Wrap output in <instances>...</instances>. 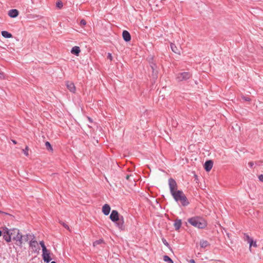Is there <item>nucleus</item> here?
Returning <instances> with one entry per match:
<instances>
[{
  "label": "nucleus",
  "mask_w": 263,
  "mask_h": 263,
  "mask_svg": "<svg viewBox=\"0 0 263 263\" xmlns=\"http://www.w3.org/2000/svg\"><path fill=\"white\" fill-rule=\"evenodd\" d=\"M28 146H26L25 149H23V152H24V154L26 155V156H28Z\"/></svg>",
  "instance_id": "c85d7f7f"
},
{
  "label": "nucleus",
  "mask_w": 263,
  "mask_h": 263,
  "mask_svg": "<svg viewBox=\"0 0 263 263\" xmlns=\"http://www.w3.org/2000/svg\"><path fill=\"white\" fill-rule=\"evenodd\" d=\"M60 223L67 230L70 231V229H69V226H68V224H67L66 223H65V222H62V221H60Z\"/></svg>",
  "instance_id": "bb28decb"
},
{
  "label": "nucleus",
  "mask_w": 263,
  "mask_h": 263,
  "mask_svg": "<svg viewBox=\"0 0 263 263\" xmlns=\"http://www.w3.org/2000/svg\"><path fill=\"white\" fill-rule=\"evenodd\" d=\"M189 262L190 263H195V261L194 259H191L190 261H189Z\"/></svg>",
  "instance_id": "4c0bfd02"
},
{
  "label": "nucleus",
  "mask_w": 263,
  "mask_h": 263,
  "mask_svg": "<svg viewBox=\"0 0 263 263\" xmlns=\"http://www.w3.org/2000/svg\"><path fill=\"white\" fill-rule=\"evenodd\" d=\"M168 185L171 194L178 191L177 183L174 179L171 178L168 179Z\"/></svg>",
  "instance_id": "39448f33"
},
{
  "label": "nucleus",
  "mask_w": 263,
  "mask_h": 263,
  "mask_svg": "<svg viewBox=\"0 0 263 263\" xmlns=\"http://www.w3.org/2000/svg\"><path fill=\"white\" fill-rule=\"evenodd\" d=\"M129 176L127 175V176H126V179H129Z\"/></svg>",
  "instance_id": "ea45409f"
},
{
  "label": "nucleus",
  "mask_w": 263,
  "mask_h": 263,
  "mask_svg": "<svg viewBox=\"0 0 263 263\" xmlns=\"http://www.w3.org/2000/svg\"><path fill=\"white\" fill-rule=\"evenodd\" d=\"M182 221L181 219H177L174 222V227L176 230H178L181 227Z\"/></svg>",
  "instance_id": "dca6fc26"
},
{
  "label": "nucleus",
  "mask_w": 263,
  "mask_h": 263,
  "mask_svg": "<svg viewBox=\"0 0 263 263\" xmlns=\"http://www.w3.org/2000/svg\"><path fill=\"white\" fill-rule=\"evenodd\" d=\"M121 216L117 211L112 210L109 216V218L113 222H116L121 217Z\"/></svg>",
  "instance_id": "6e6552de"
},
{
  "label": "nucleus",
  "mask_w": 263,
  "mask_h": 263,
  "mask_svg": "<svg viewBox=\"0 0 263 263\" xmlns=\"http://www.w3.org/2000/svg\"><path fill=\"white\" fill-rule=\"evenodd\" d=\"M66 86L70 92L73 93L75 92L76 87L73 83L71 82H67L66 83Z\"/></svg>",
  "instance_id": "ddd939ff"
},
{
  "label": "nucleus",
  "mask_w": 263,
  "mask_h": 263,
  "mask_svg": "<svg viewBox=\"0 0 263 263\" xmlns=\"http://www.w3.org/2000/svg\"><path fill=\"white\" fill-rule=\"evenodd\" d=\"M3 236L7 242H11V240L15 241V244L22 247L23 243V235L16 228L8 229L7 227L3 228Z\"/></svg>",
  "instance_id": "f257e3e1"
},
{
  "label": "nucleus",
  "mask_w": 263,
  "mask_h": 263,
  "mask_svg": "<svg viewBox=\"0 0 263 263\" xmlns=\"http://www.w3.org/2000/svg\"><path fill=\"white\" fill-rule=\"evenodd\" d=\"M40 245H41V246L42 247V251H45L47 249V248L44 244V242L43 241H40Z\"/></svg>",
  "instance_id": "a878e982"
},
{
  "label": "nucleus",
  "mask_w": 263,
  "mask_h": 263,
  "mask_svg": "<svg viewBox=\"0 0 263 263\" xmlns=\"http://www.w3.org/2000/svg\"><path fill=\"white\" fill-rule=\"evenodd\" d=\"M258 179H259V181L263 182V175H260L258 176Z\"/></svg>",
  "instance_id": "2f4dec72"
},
{
  "label": "nucleus",
  "mask_w": 263,
  "mask_h": 263,
  "mask_svg": "<svg viewBox=\"0 0 263 263\" xmlns=\"http://www.w3.org/2000/svg\"><path fill=\"white\" fill-rule=\"evenodd\" d=\"M56 6L57 7L59 8V9H61L63 7V3L61 1H59V2H58L57 3H56Z\"/></svg>",
  "instance_id": "cd10ccee"
},
{
  "label": "nucleus",
  "mask_w": 263,
  "mask_h": 263,
  "mask_svg": "<svg viewBox=\"0 0 263 263\" xmlns=\"http://www.w3.org/2000/svg\"><path fill=\"white\" fill-rule=\"evenodd\" d=\"M107 59H109L110 61L112 60V57L110 53H108L107 54Z\"/></svg>",
  "instance_id": "7c9ffc66"
},
{
  "label": "nucleus",
  "mask_w": 263,
  "mask_h": 263,
  "mask_svg": "<svg viewBox=\"0 0 263 263\" xmlns=\"http://www.w3.org/2000/svg\"><path fill=\"white\" fill-rule=\"evenodd\" d=\"M103 242V240L102 239H100L99 240H97L93 242V246H97L98 245H100V244L102 243Z\"/></svg>",
  "instance_id": "393cba45"
},
{
  "label": "nucleus",
  "mask_w": 263,
  "mask_h": 263,
  "mask_svg": "<svg viewBox=\"0 0 263 263\" xmlns=\"http://www.w3.org/2000/svg\"><path fill=\"white\" fill-rule=\"evenodd\" d=\"M248 165L250 167H252L254 165V163L253 162H249Z\"/></svg>",
  "instance_id": "f704fd0d"
},
{
  "label": "nucleus",
  "mask_w": 263,
  "mask_h": 263,
  "mask_svg": "<svg viewBox=\"0 0 263 263\" xmlns=\"http://www.w3.org/2000/svg\"><path fill=\"white\" fill-rule=\"evenodd\" d=\"M80 51V48L78 46H74L71 50V53L77 56L79 55Z\"/></svg>",
  "instance_id": "a211bd4d"
},
{
  "label": "nucleus",
  "mask_w": 263,
  "mask_h": 263,
  "mask_svg": "<svg viewBox=\"0 0 263 263\" xmlns=\"http://www.w3.org/2000/svg\"><path fill=\"white\" fill-rule=\"evenodd\" d=\"M1 33L2 36L5 38H10L12 36V34L7 31H3Z\"/></svg>",
  "instance_id": "412c9836"
},
{
  "label": "nucleus",
  "mask_w": 263,
  "mask_h": 263,
  "mask_svg": "<svg viewBox=\"0 0 263 263\" xmlns=\"http://www.w3.org/2000/svg\"><path fill=\"white\" fill-rule=\"evenodd\" d=\"M114 223L116 226L120 231H123L125 229V226L124 224V219L123 216H121V217L119 219V220Z\"/></svg>",
  "instance_id": "423d86ee"
},
{
  "label": "nucleus",
  "mask_w": 263,
  "mask_h": 263,
  "mask_svg": "<svg viewBox=\"0 0 263 263\" xmlns=\"http://www.w3.org/2000/svg\"><path fill=\"white\" fill-rule=\"evenodd\" d=\"M192 226L198 229H204L207 225L206 221L200 217H193L187 220Z\"/></svg>",
  "instance_id": "7ed1b4c3"
},
{
  "label": "nucleus",
  "mask_w": 263,
  "mask_h": 263,
  "mask_svg": "<svg viewBox=\"0 0 263 263\" xmlns=\"http://www.w3.org/2000/svg\"><path fill=\"white\" fill-rule=\"evenodd\" d=\"M244 239L245 240L247 241L249 243V248L251 249L252 246V243H253V240L246 233L244 234Z\"/></svg>",
  "instance_id": "2eb2a0df"
},
{
  "label": "nucleus",
  "mask_w": 263,
  "mask_h": 263,
  "mask_svg": "<svg viewBox=\"0 0 263 263\" xmlns=\"http://www.w3.org/2000/svg\"><path fill=\"white\" fill-rule=\"evenodd\" d=\"M51 263H56V262H55L54 261H52L51 262Z\"/></svg>",
  "instance_id": "a19ab883"
},
{
  "label": "nucleus",
  "mask_w": 263,
  "mask_h": 263,
  "mask_svg": "<svg viewBox=\"0 0 263 263\" xmlns=\"http://www.w3.org/2000/svg\"><path fill=\"white\" fill-rule=\"evenodd\" d=\"M3 235V230L2 231H1L0 230V236Z\"/></svg>",
  "instance_id": "58836bf2"
},
{
  "label": "nucleus",
  "mask_w": 263,
  "mask_h": 263,
  "mask_svg": "<svg viewBox=\"0 0 263 263\" xmlns=\"http://www.w3.org/2000/svg\"><path fill=\"white\" fill-rule=\"evenodd\" d=\"M0 214L6 215L11 216V214L8 213H6V212H3V211H0Z\"/></svg>",
  "instance_id": "473e14b6"
},
{
  "label": "nucleus",
  "mask_w": 263,
  "mask_h": 263,
  "mask_svg": "<svg viewBox=\"0 0 263 263\" xmlns=\"http://www.w3.org/2000/svg\"><path fill=\"white\" fill-rule=\"evenodd\" d=\"M45 146L46 147V148L48 151H49L50 152L53 151V149H52V147L51 146V145L50 144V143L49 142L47 141V142H45Z\"/></svg>",
  "instance_id": "b1692460"
},
{
  "label": "nucleus",
  "mask_w": 263,
  "mask_h": 263,
  "mask_svg": "<svg viewBox=\"0 0 263 263\" xmlns=\"http://www.w3.org/2000/svg\"><path fill=\"white\" fill-rule=\"evenodd\" d=\"M151 66L153 70V76L154 78H155L157 77V71H156V72H155V69L156 67V66L155 64H153L152 65H151Z\"/></svg>",
  "instance_id": "5701e85b"
},
{
  "label": "nucleus",
  "mask_w": 263,
  "mask_h": 263,
  "mask_svg": "<svg viewBox=\"0 0 263 263\" xmlns=\"http://www.w3.org/2000/svg\"><path fill=\"white\" fill-rule=\"evenodd\" d=\"M122 36L125 42H129L131 40L130 33L126 30H124L122 32Z\"/></svg>",
  "instance_id": "9b49d317"
},
{
  "label": "nucleus",
  "mask_w": 263,
  "mask_h": 263,
  "mask_svg": "<svg viewBox=\"0 0 263 263\" xmlns=\"http://www.w3.org/2000/svg\"><path fill=\"white\" fill-rule=\"evenodd\" d=\"M110 212V206L108 204H105L102 207V212L105 215H108Z\"/></svg>",
  "instance_id": "f8f14e48"
},
{
  "label": "nucleus",
  "mask_w": 263,
  "mask_h": 263,
  "mask_svg": "<svg viewBox=\"0 0 263 263\" xmlns=\"http://www.w3.org/2000/svg\"><path fill=\"white\" fill-rule=\"evenodd\" d=\"M12 141H13V142L14 143H16V142H15V141H14V140H13Z\"/></svg>",
  "instance_id": "79ce46f5"
},
{
  "label": "nucleus",
  "mask_w": 263,
  "mask_h": 263,
  "mask_svg": "<svg viewBox=\"0 0 263 263\" xmlns=\"http://www.w3.org/2000/svg\"><path fill=\"white\" fill-rule=\"evenodd\" d=\"M200 245L201 248H205L208 246H210V243L208 242L207 240H201L200 241Z\"/></svg>",
  "instance_id": "aec40b11"
},
{
  "label": "nucleus",
  "mask_w": 263,
  "mask_h": 263,
  "mask_svg": "<svg viewBox=\"0 0 263 263\" xmlns=\"http://www.w3.org/2000/svg\"><path fill=\"white\" fill-rule=\"evenodd\" d=\"M174 200L180 202L182 206H187L189 204V202L183 192L181 190H178L171 194Z\"/></svg>",
  "instance_id": "f03ea898"
},
{
  "label": "nucleus",
  "mask_w": 263,
  "mask_h": 263,
  "mask_svg": "<svg viewBox=\"0 0 263 263\" xmlns=\"http://www.w3.org/2000/svg\"><path fill=\"white\" fill-rule=\"evenodd\" d=\"M162 241L164 243V245H165L166 246H168V242L166 241V240L165 239H162Z\"/></svg>",
  "instance_id": "72a5a7b5"
},
{
  "label": "nucleus",
  "mask_w": 263,
  "mask_h": 263,
  "mask_svg": "<svg viewBox=\"0 0 263 263\" xmlns=\"http://www.w3.org/2000/svg\"><path fill=\"white\" fill-rule=\"evenodd\" d=\"M4 78V75L3 72H0V79H3Z\"/></svg>",
  "instance_id": "c9c22d12"
},
{
  "label": "nucleus",
  "mask_w": 263,
  "mask_h": 263,
  "mask_svg": "<svg viewBox=\"0 0 263 263\" xmlns=\"http://www.w3.org/2000/svg\"><path fill=\"white\" fill-rule=\"evenodd\" d=\"M23 242H27L28 241V240L30 238H34V235H31L30 234H27L25 235H23Z\"/></svg>",
  "instance_id": "6ab92c4d"
},
{
  "label": "nucleus",
  "mask_w": 263,
  "mask_h": 263,
  "mask_svg": "<svg viewBox=\"0 0 263 263\" xmlns=\"http://www.w3.org/2000/svg\"><path fill=\"white\" fill-rule=\"evenodd\" d=\"M253 246L254 247H257V244L256 241H253V243H252V247Z\"/></svg>",
  "instance_id": "e433bc0d"
},
{
  "label": "nucleus",
  "mask_w": 263,
  "mask_h": 263,
  "mask_svg": "<svg viewBox=\"0 0 263 263\" xmlns=\"http://www.w3.org/2000/svg\"><path fill=\"white\" fill-rule=\"evenodd\" d=\"M8 15L12 18L16 17L18 15V11L16 9H11L8 12Z\"/></svg>",
  "instance_id": "4468645a"
},
{
  "label": "nucleus",
  "mask_w": 263,
  "mask_h": 263,
  "mask_svg": "<svg viewBox=\"0 0 263 263\" xmlns=\"http://www.w3.org/2000/svg\"><path fill=\"white\" fill-rule=\"evenodd\" d=\"M163 260L164 261L167 263H173V260L167 255H165L163 257Z\"/></svg>",
  "instance_id": "4be33fe9"
},
{
  "label": "nucleus",
  "mask_w": 263,
  "mask_h": 263,
  "mask_svg": "<svg viewBox=\"0 0 263 263\" xmlns=\"http://www.w3.org/2000/svg\"><path fill=\"white\" fill-rule=\"evenodd\" d=\"M213 165V162L212 160L206 161L204 165V167L206 172H209L211 170Z\"/></svg>",
  "instance_id": "9d476101"
},
{
  "label": "nucleus",
  "mask_w": 263,
  "mask_h": 263,
  "mask_svg": "<svg viewBox=\"0 0 263 263\" xmlns=\"http://www.w3.org/2000/svg\"><path fill=\"white\" fill-rule=\"evenodd\" d=\"M192 77V74L189 72H182L177 74L176 80L178 82L186 81Z\"/></svg>",
  "instance_id": "20e7f679"
},
{
  "label": "nucleus",
  "mask_w": 263,
  "mask_h": 263,
  "mask_svg": "<svg viewBox=\"0 0 263 263\" xmlns=\"http://www.w3.org/2000/svg\"><path fill=\"white\" fill-rule=\"evenodd\" d=\"M170 46H171V48L172 50L174 52L179 54H180V49L179 48H178L175 45V44H174L173 43H171Z\"/></svg>",
  "instance_id": "f3484780"
},
{
  "label": "nucleus",
  "mask_w": 263,
  "mask_h": 263,
  "mask_svg": "<svg viewBox=\"0 0 263 263\" xmlns=\"http://www.w3.org/2000/svg\"><path fill=\"white\" fill-rule=\"evenodd\" d=\"M42 257L44 261L45 262L48 263L51 260V258L50 256L49 251L46 249L45 251H43Z\"/></svg>",
  "instance_id": "1a4fd4ad"
},
{
  "label": "nucleus",
  "mask_w": 263,
  "mask_h": 263,
  "mask_svg": "<svg viewBox=\"0 0 263 263\" xmlns=\"http://www.w3.org/2000/svg\"><path fill=\"white\" fill-rule=\"evenodd\" d=\"M29 247L34 252L38 253L40 250V248L38 245L37 242L34 240V238H32L29 242Z\"/></svg>",
  "instance_id": "0eeeda50"
},
{
  "label": "nucleus",
  "mask_w": 263,
  "mask_h": 263,
  "mask_svg": "<svg viewBox=\"0 0 263 263\" xmlns=\"http://www.w3.org/2000/svg\"><path fill=\"white\" fill-rule=\"evenodd\" d=\"M86 22L84 20H82L80 21V25L81 26H84L86 25Z\"/></svg>",
  "instance_id": "c756f323"
}]
</instances>
